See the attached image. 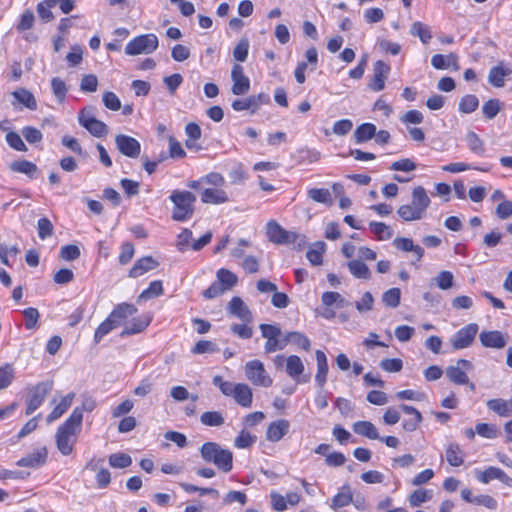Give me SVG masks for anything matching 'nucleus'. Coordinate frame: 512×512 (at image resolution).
<instances>
[{
  "instance_id": "obj_5",
  "label": "nucleus",
  "mask_w": 512,
  "mask_h": 512,
  "mask_svg": "<svg viewBox=\"0 0 512 512\" xmlns=\"http://www.w3.org/2000/svg\"><path fill=\"white\" fill-rule=\"evenodd\" d=\"M53 384L52 380H46L38 382L28 388V394L26 397V415H31L44 403L47 395L53 389Z\"/></svg>"
},
{
  "instance_id": "obj_26",
  "label": "nucleus",
  "mask_w": 512,
  "mask_h": 512,
  "mask_svg": "<svg viewBox=\"0 0 512 512\" xmlns=\"http://www.w3.org/2000/svg\"><path fill=\"white\" fill-rule=\"evenodd\" d=\"M236 390L234 391L233 398L235 402L244 408H250L253 402V393L251 388L244 383H236Z\"/></svg>"
},
{
  "instance_id": "obj_17",
  "label": "nucleus",
  "mask_w": 512,
  "mask_h": 512,
  "mask_svg": "<svg viewBox=\"0 0 512 512\" xmlns=\"http://www.w3.org/2000/svg\"><path fill=\"white\" fill-rule=\"evenodd\" d=\"M228 312L245 323H250L253 321L252 312L244 303V301L238 296L232 297V299L229 301Z\"/></svg>"
},
{
  "instance_id": "obj_53",
  "label": "nucleus",
  "mask_w": 512,
  "mask_h": 512,
  "mask_svg": "<svg viewBox=\"0 0 512 512\" xmlns=\"http://www.w3.org/2000/svg\"><path fill=\"white\" fill-rule=\"evenodd\" d=\"M432 498L430 490L417 489L413 491L408 500L412 507H419L422 503L429 501Z\"/></svg>"
},
{
  "instance_id": "obj_29",
  "label": "nucleus",
  "mask_w": 512,
  "mask_h": 512,
  "mask_svg": "<svg viewBox=\"0 0 512 512\" xmlns=\"http://www.w3.org/2000/svg\"><path fill=\"white\" fill-rule=\"evenodd\" d=\"M74 398V392H70L66 396H64L59 402V404H57L47 416V422L52 423L59 419L70 408Z\"/></svg>"
},
{
  "instance_id": "obj_20",
  "label": "nucleus",
  "mask_w": 512,
  "mask_h": 512,
  "mask_svg": "<svg viewBox=\"0 0 512 512\" xmlns=\"http://www.w3.org/2000/svg\"><path fill=\"white\" fill-rule=\"evenodd\" d=\"M136 312V306L131 303L123 302L116 305L108 317L119 327L129 316H133Z\"/></svg>"
},
{
  "instance_id": "obj_63",
  "label": "nucleus",
  "mask_w": 512,
  "mask_h": 512,
  "mask_svg": "<svg viewBox=\"0 0 512 512\" xmlns=\"http://www.w3.org/2000/svg\"><path fill=\"white\" fill-rule=\"evenodd\" d=\"M475 431L478 435L487 439H494L498 436V429L493 424L478 423L475 427Z\"/></svg>"
},
{
  "instance_id": "obj_30",
  "label": "nucleus",
  "mask_w": 512,
  "mask_h": 512,
  "mask_svg": "<svg viewBox=\"0 0 512 512\" xmlns=\"http://www.w3.org/2000/svg\"><path fill=\"white\" fill-rule=\"evenodd\" d=\"M445 456L447 462L453 467H459L464 463V451L456 442L448 444Z\"/></svg>"
},
{
  "instance_id": "obj_27",
  "label": "nucleus",
  "mask_w": 512,
  "mask_h": 512,
  "mask_svg": "<svg viewBox=\"0 0 512 512\" xmlns=\"http://www.w3.org/2000/svg\"><path fill=\"white\" fill-rule=\"evenodd\" d=\"M399 408L405 413L409 415H413V418L404 420L402 423V427L405 431L413 432L415 431L419 424L422 422L423 417L421 413L413 406L407 404H401Z\"/></svg>"
},
{
  "instance_id": "obj_25",
  "label": "nucleus",
  "mask_w": 512,
  "mask_h": 512,
  "mask_svg": "<svg viewBox=\"0 0 512 512\" xmlns=\"http://www.w3.org/2000/svg\"><path fill=\"white\" fill-rule=\"evenodd\" d=\"M201 201L205 204H223L229 201L228 194L223 189L206 188L201 193Z\"/></svg>"
},
{
  "instance_id": "obj_52",
  "label": "nucleus",
  "mask_w": 512,
  "mask_h": 512,
  "mask_svg": "<svg viewBox=\"0 0 512 512\" xmlns=\"http://www.w3.org/2000/svg\"><path fill=\"white\" fill-rule=\"evenodd\" d=\"M401 291L399 288H390L382 295L383 303L390 308H396L400 304Z\"/></svg>"
},
{
  "instance_id": "obj_21",
  "label": "nucleus",
  "mask_w": 512,
  "mask_h": 512,
  "mask_svg": "<svg viewBox=\"0 0 512 512\" xmlns=\"http://www.w3.org/2000/svg\"><path fill=\"white\" fill-rule=\"evenodd\" d=\"M479 340L484 347L501 349L506 346V339L500 331H482Z\"/></svg>"
},
{
  "instance_id": "obj_22",
  "label": "nucleus",
  "mask_w": 512,
  "mask_h": 512,
  "mask_svg": "<svg viewBox=\"0 0 512 512\" xmlns=\"http://www.w3.org/2000/svg\"><path fill=\"white\" fill-rule=\"evenodd\" d=\"M393 245L401 251L413 252L416 257V261L413 262V264L420 262L424 256V249L420 245L414 244L413 240L410 238L398 237L394 239Z\"/></svg>"
},
{
  "instance_id": "obj_3",
  "label": "nucleus",
  "mask_w": 512,
  "mask_h": 512,
  "mask_svg": "<svg viewBox=\"0 0 512 512\" xmlns=\"http://www.w3.org/2000/svg\"><path fill=\"white\" fill-rule=\"evenodd\" d=\"M173 203L171 218L176 222H186L195 212L196 196L188 190H173L169 196Z\"/></svg>"
},
{
  "instance_id": "obj_49",
  "label": "nucleus",
  "mask_w": 512,
  "mask_h": 512,
  "mask_svg": "<svg viewBox=\"0 0 512 512\" xmlns=\"http://www.w3.org/2000/svg\"><path fill=\"white\" fill-rule=\"evenodd\" d=\"M15 378L12 364L6 363L0 367V390L8 388Z\"/></svg>"
},
{
  "instance_id": "obj_57",
  "label": "nucleus",
  "mask_w": 512,
  "mask_h": 512,
  "mask_svg": "<svg viewBox=\"0 0 512 512\" xmlns=\"http://www.w3.org/2000/svg\"><path fill=\"white\" fill-rule=\"evenodd\" d=\"M232 184H242L248 178V174L242 163H236L229 171Z\"/></svg>"
},
{
  "instance_id": "obj_43",
  "label": "nucleus",
  "mask_w": 512,
  "mask_h": 512,
  "mask_svg": "<svg viewBox=\"0 0 512 512\" xmlns=\"http://www.w3.org/2000/svg\"><path fill=\"white\" fill-rule=\"evenodd\" d=\"M432 282L441 290H448L454 285V275L450 271L443 270L439 272Z\"/></svg>"
},
{
  "instance_id": "obj_12",
  "label": "nucleus",
  "mask_w": 512,
  "mask_h": 512,
  "mask_svg": "<svg viewBox=\"0 0 512 512\" xmlns=\"http://www.w3.org/2000/svg\"><path fill=\"white\" fill-rule=\"evenodd\" d=\"M476 479L482 484H488L492 480H499L508 487H512V478L509 477L502 469L489 466L484 471L475 470Z\"/></svg>"
},
{
  "instance_id": "obj_41",
  "label": "nucleus",
  "mask_w": 512,
  "mask_h": 512,
  "mask_svg": "<svg viewBox=\"0 0 512 512\" xmlns=\"http://www.w3.org/2000/svg\"><path fill=\"white\" fill-rule=\"evenodd\" d=\"M353 496L348 486L342 487V491L332 498L331 508L337 510L352 503Z\"/></svg>"
},
{
  "instance_id": "obj_39",
  "label": "nucleus",
  "mask_w": 512,
  "mask_h": 512,
  "mask_svg": "<svg viewBox=\"0 0 512 512\" xmlns=\"http://www.w3.org/2000/svg\"><path fill=\"white\" fill-rule=\"evenodd\" d=\"M304 371V365L299 356L291 355L286 361V372L293 379L298 378Z\"/></svg>"
},
{
  "instance_id": "obj_44",
  "label": "nucleus",
  "mask_w": 512,
  "mask_h": 512,
  "mask_svg": "<svg viewBox=\"0 0 512 512\" xmlns=\"http://www.w3.org/2000/svg\"><path fill=\"white\" fill-rule=\"evenodd\" d=\"M285 342H291L305 351H309L311 347L309 338L305 334L296 331L287 333L285 335Z\"/></svg>"
},
{
  "instance_id": "obj_47",
  "label": "nucleus",
  "mask_w": 512,
  "mask_h": 512,
  "mask_svg": "<svg viewBox=\"0 0 512 512\" xmlns=\"http://www.w3.org/2000/svg\"><path fill=\"white\" fill-rule=\"evenodd\" d=\"M200 421L205 426L219 427L224 424V417L218 411H207L202 413Z\"/></svg>"
},
{
  "instance_id": "obj_8",
  "label": "nucleus",
  "mask_w": 512,
  "mask_h": 512,
  "mask_svg": "<svg viewBox=\"0 0 512 512\" xmlns=\"http://www.w3.org/2000/svg\"><path fill=\"white\" fill-rule=\"evenodd\" d=\"M479 326L476 323H470L459 329L450 338L451 346L454 350H462L470 347L478 333Z\"/></svg>"
},
{
  "instance_id": "obj_1",
  "label": "nucleus",
  "mask_w": 512,
  "mask_h": 512,
  "mask_svg": "<svg viewBox=\"0 0 512 512\" xmlns=\"http://www.w3.org/2000/svg\"><path fill=\"white\" fill-rule=\"evenodd\" d=\"M430 204L431 200L425 188L417 186L412 190L411 203L401 205L397 214L405 222L421 220L425 217Z\"/></svg>"
},
{
  "instance_id": "obj_28",
  "label": "nucleus",
  "mask_w": 512,
  "mask_h": 512,
  "mask_svg": "<svg viewBox=\"0 0 512 512\" xmlns=\"http://www.w3.org/2000/svg\"><path fill=\"white\" fill-rule=\"evenodd\" d=\"M511 73L512 70L508 67H504L502 64L494 66L489 71L488 82L496 88H501L505 85V77L509 76Z\"/></svg>"
},
{
  "instance_id": "obj_10",
  "label": "nucleus",
  "mask_w": 512,
  "mask_h": 512,
  "mask_svg": "<svg viewBox=\"0 0 512 512\" xmlns=\"http://www.w3.org/2000/svg\"><path fill=\"white\" fill-rule=\"evenodd\" d=\"M268 103H270V96L262 92L244 99H235L231 107L237 112L249 110L251 114H254L262 105Z\"/></svg>"
},
{
  "instance_id": "obj_54",
  "label": "nucleus",
  "mask_w": 512,
  "mask_h": 512,
  "mask_svg": "<svg viewBox=\"0 0 512 512\" xmlns=\"http://www.w3.org/2000/svg\"><path fill=\"white\" fill-rule=\"evenodd\" d=\"M219 347L216 343L209 340H199L191 349L193 354L215 353L219 352Z\"/></svg>"
},
{
  "instance_id": "obj_36",
  "label": "nucleus",
  "mask_w": 512,
  "mask_h": 512,
  "mask_svg": "<svg viewBox=\"0 0 512 512\" xmlns=\"http://www.w3.org/2000/svg\"><path fill=\"white\" fill-rule=\"evenodd\" d=\"M350 273L358 279H370L371 272L368 266L361 260H351L347 264Z\"/></svg>"
},
{
  "instance_id": "obj_4",
  "label": "nucleus",
  "mask_w": 512,
  "mask_h": 512,
  "mask_svg": "<svg viewBox=\"0 0 512 512\" xmlns=\"http://www.w3.org/2000/svg\"><path fill=\"white\" fill-rule=\"evenodd\" d=\"M200 455L206 463H213L219 470L227 473L233 468V453L222 448L216 442H205L200 447Z\"/></svg>"
},
{
  "instance_id": "obj_34",
  "label": "nucleus",
  "mask_w": 512,
  "mask_h": 512,
  "mask_svg": "<svg viewBox=\"0 0 512 512\" xmlns=\"http://www.w3.org/2000/svg\"><path fill=\"white\" fill-rule=\"evenodd\" d=\"M163 293H164V289H163L162 281H160V280L152 281L149 284L148 288H146L145 290H143L140 293V295L137 298V302L140 303L142 301H147L152 298L159 297Z\"/></svg>"
},
{
  "instance_id": "obj_35",
  "label": "nucleus",
  "mask_w": 512,
  "mask_h": 512,
  "mask_svg": "<svg viewBox=\"0 0 512 512\" xmlns=\"http://www.w3.org/2000/svg\"><path fill=\"white\" fill-rule=\"evenodd\" d=\"M10 169L16 173H22L30 178H34L35 173L38 170L36 164L28 160H17L10 165Z\"/></svg>"
},
{
  "instance_id": "obj_62",
  "label": "nucleus",
  "mask_w": 512,
  "mask_h": 512,
  "mask_svg": "<svg viewBox=\"0 0 512 512\" xmlns=\"http://www.w3.org/2000/svg\"><path fill=\"white\" fill-rule=\"evenodd\" d=\"M6 142L12 149L16 151L26 152L28 150L20 135L14 131L7 132Z\"/></svg>"
},
{
  "instance_id": "obj_24",
  "label": "nucleus",
  "mask_w": 512,
  "mask_h": 512,
  "mask_svg": "<svg viewBox=\"0 0 512 512\" xmlns=\"http://www.w3.org/2000/svg\"><path fill=\"white\" fill-rule=\"evenodd\" d=\"M266 234L268 239L278 245L287 244V230H285L276 221L271 220L266 225Z\"/></svg>"
},
{
  "instance_id": "obj_2",
  "label": "nucleus",
  "mask_w": 512,
  "mask_h": 512,
  "mask_svg": "<svg viewBox=\"0 0 512 512\" xmlns=\"http://www.w3.org/2000/svg\"><path fill=\"white\" fill-rule=\"evenodd\" d=\"M81 429V418L78 412L70 416L56 431V445L62 455H70L76 442V435Z\"/></svg>"
},
{
  "instance_id": "obj_38",
  "label": "nucleus",
  "mask_w": 512,
  "mask_h": 512,
  "mask_svg": "<svg viewBox=\"0 0 512 512\" xmlns=\"http://www.w3.org/2000/svg\"><path fill=\"white\" fill-rule=\"evenodd\" d=\"M216 277H217L216 281L223 285V289L225 291L233 288L237 284V281H238L236 274H234L233 272H231L230 270L225 269V268L219 269L216 273Z\"/></svg>"
},
{
  "instance_id": "obj_59",
  "label": "nucleus",
  "mask_w": 512,
  "mask_h": 512,
  "mask_svg": "<svg viewBox=\"0 0 512 512\" xmlns=\"http://www.w3.org/2000/svg\"><path fill=\"white\" fill-rule=\"evenodd\" d=\"M51 88L57 100L62 103L68 91L66 83L59 77H54L51 80Z\"/></svg>"
},
{
  "instance_id": "obj_31",
  "label": "nucleus",
  "mask_w": 512,
  "mask_h": 512,
  "mask_svg": "<svg viewBox=\"0 0 512 512\" xmlns=\"http://www.w3.org/2000/svg\"><path fill=\"white\" fill-rule=\"evenodd\" d=\"M353 431L361 436L367 437L371 440L380 439V435L378 433L375 425L370 421H357L353 424Z\"/></svg>"
},
{
  "instance_id": "obj_9",
  "label": "nucleus",
  "mask_w": 512,
  "mask_h": 512,
  "mask_svg": "<svg viewBox=\"0 0 512 512\" xmlns=\"http://www.w3.org/2000/svg\"><path fill=\"white\" fill-rule=\"evenodd\" d=\"M245 375L249 381L256 386L269 387L272 379L266 373L263 363L260 360H252L245 365Z\"/></svg>"
},
{
  "instance_id": "obj_33",
  "label": "nucleus",
  "mask_w": 512,
  "mask_h": 512,
  "mask_svg": "<svg viewBox=\"0 0 512 512\" xmlns=\"http://www.w3.org/2000/svg\"><path fill=\"white\" fill-rule=\"evenodd\" d=\"M326 249V244L323 241L315 242L312 247L307 251L306 257L313 266L321 265L323 262V254Z\"/></svg>"
},
{
  "instance_id": "obj_15",
  "label": "nucleus",
  "mask_w": 512,
  "mask_h": 512,
  "mask_svg": "<svg viewBox=\"0 0 512 512\" xmlns=\"http://www.w3.org/2000/svg\"><path fill=\"white\" fill-rule=\"evenodd\" d=\"M153 316L150 313H144L134 317L130 323L126 324L120 333V337L131 336L142 333L151 323Z\"/></svg>"
},
{
  "instance_id": "obj_32",
  "label": "nucleus",
  "mask_w": 512,
  "mask_h": 512,
  "mask_svg": "<svg viewBox=\"0 0 512 512\" xmlns=\"http://www.w3.org/2000/svg\"><path fill=\"white\" fill-rule=\"evenodd\" d=\"M376 126L373 123H363L354 131V139L358 144L367 142L375 136Z\"/></svg>"
},
{
  "instance_id": "obj_61",
  "label": "nucleus",
  "mask_w": 512,
  "mask_h": 512,
  "mask_svg": "<svg viewBox=\"0 0 512 512\" xmlns=\"http://www.w3.org/2000/svg\"><path fill=\"white\" fill-rule=\"evenodd\" d=\"M53 224L47 217H41L37 222L38 236L41 240L51 237L53 234Z\"/></svg>"
},
{
  "instance_id": "obj_45",
  "label": "nucleus",
  "mask_w": 512,
  "mask_h": 512,
  "mask_svg": "<svg viewBox=\"0 0 512 512\" xmlns=\"http://www.w3.org/2000/svg\"><path fill=\"white\" fill-rule=\"evenodd\" d=\"M468 148L476 155L482 156L485 153L484 142L473 131H469L466 135Z\"/></svg>"
},
{
  "instance_id": "obj_56",
  "label": "nucleus",
  "mask_w": 512,
  "mask_h": 512,
  "mask_svg": "<svg viewBox=\"0 0 512 512\" xmlns=\"http://www.w3.org/2000/svg\"><path fill=\"white\" fill-rule=\"evenodd\" d=\"M109 464L114 468H126L132 464V458L126 453H114L109 456Z\"/></svg>"
},
{
  "instance_id": "obj_51",
  "label": "nucleus",
  "mask_w": 512,
  "mask_h": 512,
  "mask_svg": "<svg viewBox=\"0 0 512 512\" xmlns=\"http://www.w3.org/2000/svg\"><path fill=\"white\" fill-rule=\"evenodd\" d=\"M479 106V99L473 95L468 94L461 98L459 102V111L465 114L474 112Z\"/></svg>"
},
{
  "instance_id": "obj_19",
  "label": "nucleus",
  "mask_w": 512,
  "mask_h": 512,
  "mask_svg": "<svg viewBox=\"0 0 512 512\" xmlns=\"http://www.w3.org/2000/svg\"><path fill=\"white\" fill-rule=\"evenodd\" d=\"M290 429V422L286 419H279L271 422L266 431V439L270 442L280 441Z\"/></svg>"
},
{
  "instance_id": "obj_64",
  "label": "nucleus",
  "mask_w": 512,
  "mask_h": 512,
  "mask_svg": "<svg viewBox=\"0 0 512 512\" xmlns=\"http://www.w3.org/2000/svg\"><path fill=\"white\" fill-rule=\"evenodd\" d=\"M249 41L247 38H242L233 50V57L239 62H244L248 57Z\"/></svg>"
},
{
  "instance_id": "obj_50",
  "label": "nucleus",
  "mask_w": 512,
  "mask_h": 512,
  "mask_svg": "<svg viewBox=\"0 0 512 512\" xmlns=\"http://www.w3.org/2000/svg\"><path fill=\"white\" fill-rule=\"evenodd\" d=\"M308 196L310 199L318 203H332V196L327 188H311L308 190Z\"/></svg>"
},
{
  "instance_id": "obj_40",
  "label": "nucleus",
  "mask_w": 512,
  "mask_h": 512,
  "mask_svg": "<svg viewBox=\"0 0 512 512\" xmlns=\"http://www.w3.org/2000/svg\"><path fill=\"white\" fill-rule=\"evenodd\" d=\"M369 228L379 241L388 240L393 236L392 229L383 222L372 221Z\"/></svg>"
},
{
  "instance_id": "obj_58",
  "label": "nucleus",
  "mask_w": 512,
  "mask_h": 512,
  "mask_svg": "<svg viewBox=\"0 0 512 512\" xmlns=\"http://www.w3.org/2000/svg\"><path fill=\"white\" fill-rule=\"evenodd\" d=\"M22 313L25 318V328L27 330L35 329L40 318L39 311L34 307H28Z\"/></svg>"
},
{
  "instance_id": "obj_14",
  "label": "nucleus",
  "mask_w": 512,
  "mask_h": 512,
  "mask_svg": "<svg viewBox=\"0 0 512 512\" xmlns=\"http://www.w3.org/2000/svg\"><path fill=\"white\" fill-rule=\"evenodd\" d=\"M232 88L231 91L234 95H245L250 90V79L244 74V69L241 65L235 64L231 71Z\"/></svg>"
},
{
  "instance_id": "obj_48",
  "label": "nucleus",
  "mask_w": 512,
  "mask_h": 512,
  "mask_svg": "<svg viewBox=\"0 0 512 512\" xmlns=\"http://www.w3.org/2000/svg\"><path fill=\"white\" fill-rule=\"evenodd\" d=\"M117 328L114 322L107 317L95 330L93 341L95 344H99L103 337L108 335L112 330Z\"/></svg>"
},
{
  "instance_id": "obj_23",
  "label": "nucleus",
  "mask_w": 512,
  "mask_h": 512,
  "mask_svg": "<svg viewBox=\"0 0 512 512\" xmlns=\"http://www.w3.org/2000/svg\"><path fill=\"white\" fill-rule=\"evenodd\" d=\"M317 361V373L315 375V382L317 386L322 390L327 381L328 374V361L325 353L322 350H316L315 352Z\"/></svg>"
},
{
  "instance_id": "obj_13",
  "label": "nucleus",
  "mask_w": 512,
  "mask_h": 512,
  "mask_svg": "<svg viewBox=\"0 0 512 512\" xmlns=\"http://www.w3.org/2000/svg\"><path fill=\"white\" fill-rule=\"evenodd\" d=\"M390 66L382 60H377L373 65V78L368 83V88L379 92L385 88V80L390 73Z\"/></svg>"
},
{
  "instance_id": "obj_42",
  "label": "nucleus",
  "mask_w": 512,
  "mask_h": 512,
  "mask_svg": "<svg viewBox=\"0 0 512 512\" xmlns=\"http://www.w3.org/2000/svg\"><path fill=\"white\" fill-rule=\"evenodd\" d=\"M447 378L454 384L464 385L468 384V375L459 366H448L446 368Z\"/></svg>"
},
{
  "instance_id": "obj_7",
  "label": "nucleus",
  "mask_w": 512,
  "mask_h": 512,
  "mask_svg": "<svg viewBox=\"0 0 512 512\" xmlns=\"http://www.w3.org/2000/svg\"><path fill=\"white\" fill-rule=\"evenodd\" d=\"M158 47L156 34H139L132 39L125 48L127 55H138L152 53Z\"/></svg>"
},
{
  "instance_id": "obj_11",
  "label": "nucleus",
  "mask_w": 512,
  "mask_h": 512,
  "mask_svg": "<svg viewBox=\"0 0 512 512\" xmlns=\"http://www.w3.org/2000/svg\"><path fill=\"white\" fill-rule=\"evenodd\" d=\"M115 145L118 151L128 158L136 159L140 156L141 144L134 137L118 134L115 137Z\"/></svg>"
},
{
  "instance_id": "obj_16",
  "label": "nucleus",
  "mask_w": 512,
  "mask_h": 512,
  "mask_svg": "<svg viewBox=\"0 0 512 512\" xmlns=\"http://www.w3.org/2000/svg\"><path fill=\"white\" fill-rule=\"evenodd\" d=\"M48 457V450L45 446L35 450L34 452L22 457L16 462L19 467L39 468L43 466Z\"/></svg>"
},
{
  "instance_id": "obj_37",
  "label": "nucleus",
  "mask_w": 512,
  "mask_h": 512,
  "mask_svg": "<svg viewBox=\"0 0 512 512\" xmlns=\"http://www.w3.org/2000/svg\"><path fill=\"white\" fill-rule=\"evenodd\" d=\"M14 98L30 110L37 109V102L34 95L25 88H20L13 92Z\"/></svg>"
},
{
  "instance_id": "obj_55",
  "label": "nucleus",
  "mask_w": 512,
  "mask_h": 512,
  "mask_svg": "<svg viewBox=\"0 0 512 512\" xmlns=\"http://www.w3.org/2000/svg\"><path fill=\"white\" fill-rule=\"evenodd\" d=\"M501 110V102L499 99H489L482 106V112L485 118L493 119Z\"/></svg>"
},
{
  "instance_id": "obj_18",
  "label": "nucleus",
  "mask_w": 512,
  "mask_h": 512,
  "mask_svg": "<svg viewBox=\"0 0 512 512\" xmlns=\"http://www.w3.org/2000/svg\"><path fill=\"white\" fill-rule=\"evenodd\" d=\"M159 266V262L152 256H144L135 261L132 268L129 270L128 276L130 278H138L145 273L156 269Z\"/></svg>"
},
{
  "instance_id": "obj_60",
  "label": "nucleus",
  "mask_w": 512,
  "mask_h": 512,
  "mask_svg": "<svg viewBox=\"0 0 512 512\" xmlns=\"http://www.w3.org/2000/svg\"><path fill=\"white\" fill-rule=\"evenodd\" d=\"M321 301L327 307H330V306H333L336 304L337 307H339V308H342L344 306V302H345L344 298L341 296L340 293L333 292V291L324 292L322 294Z\"/></svg>"
},
{
  "instance_id": "obj_6",
  "label": "nucleus",
  "mask_w": 512,
  "mask_h": 512,
  "mask_svg": "<svg viewBox=\"0 0 512 512\" xmlns=\"http://www.w3.org/2000/svg\"><path fill=\"white\" fill-rule=\"evenodd\" d=\"M78 122L94 137L101 138L108 133L107 125L95 117L94 109L90 106L80 110Z\"/></svg>"
},
{
  "instance_id": "obj_46",
  "label": "nucleus",
  "mask_w": 512,
  "mask_h": 512,
  "mask_svg": "<svg viewBox=\"0 0 512 512\" xmlns=\"http://www.w3.org/2000/svg\"><path fill=\"white\" fill-rule=\"evenodd\" d=\"M487 407L500 416L508 417L512 409L504 399H490L487 401Z\"/></svg>"
}]
</instances>
